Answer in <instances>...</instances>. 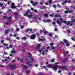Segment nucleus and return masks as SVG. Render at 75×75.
I'll use <instances>...</instances> for the list:
<instances>
[{
  "label": "nucleus",
  "instance_id": "1",
  "mask_svg": "<svg viewBox=\"0 0 75 75\" xmlns=\"http://www.w3.org/2000/svg\"><path fill=\"white\" fill-rule=\"evenodd\" d=\"M62 2H64L62 3V4L63 6H64V5L66 4V3H72V2L71 1H67V0L64 1V0H62Z\"/></svg>",
  "mask_w": 75,
  "mask_h": 75
},
{
  "label": "nucleus",
  "instance_id": "2",
  "mask_svg": "<svg viewBox=\"0 0 75 75\" xmlns=\"http://www.w3.org/2000/svg\"><path fill=\"white\" fill-rule=\"evenodd\" d=\"M26 64H29V63H31V61L29 59L30 58V57L28 56H26Z\"/></svg>",
  "mask_w": 75,
  "mask_h": 75
},
{
  "label": "nucleus",
  "instance_id": "3",
  "mask_svg": "<svg viewBox=\"0 0 75 75\" xmlns=\"http://www.w3.org/2000/svg\"><path fill=\"white\" fill-rule=\"evenodd\" d=\"M56 23L59 25H61V23H64V21L63 20H61L60 21L58 20H56Z\"/></svg>",
  "mask_w": 75,
  "mask_h": 75
},
{
  "label": "nucleus",
  "instance_id": "4",
  "mask_svg": "<svg viewBox=\"0 0 75 75\" xmlns=\"http://www.w3.org/2000/svg\"><path fill=\"white\" fill-rule=\"evenodd\" d=\"M28 13H31L32 12L30 11V10L28 9L27 10V11L26 12V13L23 14L24 16H27V15H28Z\"/></svg>",
  "mask_w": 75,
  "mask_h": 75
},
{
  "label": "nucleus",
  "instance_id": "5",
  "mask_svg": "<svg viewBox=\"0 0 75 75\" xmlns=\"http://www.w3.org/2000/svg\"><path fill=\"white\" fill-rule=\"evenodd\" d=\"M8 67H10L11 69H15V68H16V66L14 65L13 66L11 64H9L8 65Z\"/></svg>",
  "mask_w": 75,
  "mask_h": 75
},
{
  "label": "nucleus",
  "instance_id": "6",
  "mask_svg": "<svg viewBox=\"0 0 75 75\" xmlns=\"http://www.w3.org/2000/svg\"><path fill=\"white\" fill-rule=\"evenodd\" d=\"M36 37V35L35 34L32 35L30 36V38L31 40H35Z\"/></svg>",
  "mask_w": 75,
  "mask_h": 75
},
{
  "label": "nucleus",
  "instance_id": "7",
  "mask_svg": "<svg viewBox=\"0 0 75 75\" xmlns=\"http://www.w3.org/2000/svg\"><path fill=\"white\" fill-rule=\"evenodd\" d=\"M15 4L13 2L12 3V5L11 6V8L12 9H14V8H16V6L15 5Z\"/></svg>",
  "mask_w": 75,
  "mask_h": 75
},
{
  "label": "nucleus",
  "instance_id": "8",
  "mask_svg": "<svg viewBox=\"0 0 75 75\" xmlns=\"http://www.w3.org/2000/svg\"><path fill=\"white\" fill-rule=\"evenodd\" d=\"M22 67H23V68L24 69H28V68H29V67L27 66L26 65H25L23 64H21Z\"/></svg>",
  "mask_w": 75,
  "mask_h": 75
},
{
  "label": "nucleus",
  "instance_id": "9",
  "mask_svg": "<svg viewBox=\"0 0 75 75\" xmlns=\"http://www.w3.org/2000/svg\"><path fill=\"white\" fill-rule=\"evenodd\" d=\"M52 68L53 71H57V68H59V67L55 66L52 67Z\"/></svg>",
  "mask_w": 75,
  "mask_h": 75
},
{
  "label": "nucleus",
  "instance_id": "10",
  "mask_svg": "<svg viewBox=\"0 0 75 75\" xmlns=\"http://www.w3.org/2000/svg\"><path fill=\"white\" fill-rule=\"evenodd\" d=\"M10 30V29H7V30H5L4 31V33L5 34H8L9 33Z\"/></svg>",
  "mask_w": 75,
  "mask_h": 75
},
{
  "label": "nucleus",
  "instance_id": "11",
  "mask_svg": "<svg viewBox=\"0 0 75 75\" xmlns=\"http://www.w3.org/2000/svg\"><path fill=\"white\" fill-rule=\"evenodd\" d=\"M60 68L62 69H67V66H63L62 67H60Z\"/></svg>",
  "mask_w": 75,
  "mask_h": 75
},
{
  "label": "nucleus",
  "instance_id": "12",
  "mask_svg": "<svg viewBox=\"0 0 75 75\" xmlns=\"http://www.w3.org/2000/svg\"><path fill=\"white\" fill-rule=\"evenodd\" d=\"M39 40L41 42L42 41H46V40H45V39H44V38H43V39H42L41 38H39Z\"/></svg>",
  "mask_w": 75,
  "mask_h": 75
},
{
  "label": "nucleus",
  "instance_id": "13",
  "mask_svg": "<svg viewBox=\"0 0 75 75\" xmlns=\"http://www.w3.org/2000/svg\"><path fill=\"white\" fill-rule=\"evenodd\" d=\"M54 16L55 17H56V18H57L58 17H61V15H58L57 14H56L54 15Z\"/></svg>",
  "mask_w": 75,
  "mask_h": 75
},
{
  "label": "nucleus",
  "instance_id": "14",
  "mask_svg": "<svg viewBox=\"0 0 75 75\" xmlns=\"http://www.w3.org/2000/svg\"><path fill=\"white\" fill-rule=\"evenodd\" d=\"M7 20H11V19H12V16H10V17H7Z\"/></svg>",
  "mask_w": 75,
  "mask_h": 75
},
{
  "label": "nucleus",
  "instance_id": "15",
  "mask_svg": "<svg viewBox=\"0 0 75 75\" xmlns=\"http://www.w3.org/2000/svg\"><path fill=\"white\" fill-rule=\"evenodd\" d=\"M67 61V59L65 58L62 60V62H66Z\"/></svg>",
  "mask_w": 75,
  "mask_h": 75
},
{
  "label": "nucleus",
  "instance_id": "16",
  "mask_svg": "<svg viewBox=\"0 0 75 75\" xmlns=\"http://www.w3.org/2000/svg\"><path fill=\"white\" fill-rule=\"evenodd\" d=\"M5 24L6 25H10L11 24V23L9 22H7L5 23Z\"/></svg>",
  "mask_w": 75,
  "mask_h": 75
},
{
  "label": "nucleus",
  "instance_id": "17",
  "mask_svg": "<svg viewBox=\"0 0 75 75\" xmlns=\"http://www.w3.org/2000/svg\"><path fill=\"white\" fill-rule=\"evenodd\" d=\"M63 41L65 43H67L68 42V41H67V39H64L63 40Z\"/></svg>",
  "mask_w": 75,
  "mask_h": 75
},
{
  "label": "nucleus",
  "instance_id": "18",
  "mask_svg": "<svg viewBox=\"0 0 75 75\" xmlns=\"http://www.w3.org/2000/svg\"><path fill=\"white\" fill-rule=\"evenodd\" d=\"M33 16V15L32 14H30L28 15V18H31V17H32Z\"/></svg>",
  "mask_w": 75,
  "mask_h": 75
},
{
  "label": "nucleus",
  "instance_id": "19",
  "mask_svg": "<svg viewBox=\"0 0 75 75\" xmlns=\"http://www.w3.org/2000/svg\"><path fill=\"white\" fill-rule=\"evenodd\" d=\"M30 63H29L28 64H27V65H28V66H29V67H31L33 66V64H29Z\"/></svg>",
  "mask_w": 75,
  "mask_h": 75
},
{
  "label": "nucleus",
  "instance_id": "20",
  "mask_svg": "<svg viewBox=\"0 0 75 75\" xmlns=\"http://www.w3.org/2000/svg\"><path fill=\"white\" fill-rule=\"evenodd\" d=\"M26 39H27V38L25 37H24L21 38L22 40H24L25 41Z\"/></svg>",
  "mask_w": 75,
  "mask_h": 75
},
{
  "label": "nucleus",
  "instance_id": "21",
  "mask_svg": "<svg viewBox=\"0 0 75 75\" xmlns=\"http://www.w3.org/2000/svg\"><path fill=\"white\" fill-rule=\"evenodd\" d=\"M44 17H48V15L47 13H45L44 15Z\"/></svg>",
  "mask_w": 75,
  "mask_h": 75
},
{
  "label": "nucleus",
  "instance_id": "22",
  "mask_svg": "<svg viewBox=\"0 0 75 75\" xmlns=\"http://www.w3.org/2000/svg\"><path fill=\"white\" fill-rule=\"evenodd\" d=\"M7 61V59H5L4 60L2 59L1 60V62H6V61Z\"/></svg>",
  "mask_w": 75,
  "mask_h": 75
},
{
  "label": "nucleus",
  "instance_id": "23",
  "mask_svg": "<svg viewBox=\"0 0 75 75\" xmlns=\"http://www.w3.org/2000/svg\"><path fill=\"white\" fill-rule=\"evenodd\" d=\"M52 1H51V0H50L49 1V3L50 4H52Z\"/></svg>",
  "mask_w": 75,
  "mask_h": 75
},
{
  "label": "nucleus",
  "instance_id": "24",
  "mask_svg": "<svg viewBox=\"0 0 75 75\" xmlns=\"http://www.w3.org/2000/svg\"><path fill=\"white\" fill-rule=\"evenodd\" d=\"M27 45L25 43H24L23 44V47H27Z\"/></svg>",
  "mask_w": 75,
  "mask_h": 75
},
{
  "label": "nucleus",
  "instance_id": "25",
  "mask_svg": "<svg viewBox=\"0 0 75 75\" xmlns=\"http://www.w3.org/2000/svg\"><path fill=\"white\" fill-rule=\"evenodd\" d=\"M67 47H69L70 45V44L69 43H66V45Z\"/></svg>",
  "mask_w": 75,
  "mask_h": 75
},
{
  "label": "nucleus",
  "instance_id": "26",
  "mask_svg": "<svg viewBox=\"0 0 75 75\" xmlns=\"http://www.w3.org/2000/svg\"><path fill=\"white\" fill-rule=\"evenodd\" d=\"M11 54H13V53H16V51L15 50H13V51H12L11 52Z\"/></svg>",
  "mask_w": 75,
  "mask_h": 75
},
{
  "label": "nucleus",
  "instance_id": "27",
  "mask_svg": "<svg viewBox=\"0 0 75 75\" xmlns=\"http://www.w3.org/2000/svg\"><path fill=\"white\" fill-rule=\"evenodd\" d=\"M65 13L66 14H68V10H66L64 11Z\"/></svg>",
  "mask_w": 75,
  "mask_h": 75
},
{
  "label": "nucleus",
  "instance_id": "28",
  "mask_svg": "<svg viewBox=\"0 0 75 75\" xmlns=\"http://www.w3.org/2000/svg\"><path fill=\"white\" fill-rule=\"evenodd\" d=\"M54 61H55V59H52L51 60V62H54Z\"/></svg>",
  "mask_w": 75,
  "mask_h": 75
},
{
  "label": "nucleus",
  "instance_id": "29",
  "mask_svg": "<svg viewBox=\"0 0 75 75\" xmlns=\"http://www.w3.org/2000/svg\"><path fill=\"white\" fill-rule=\"evenodd\" d=\"M70 23H71L70 21H68L67 24V25H69L70 24Z\"/></svg>",
  "mask_w": 75,
  "mask_h": 75
},
{
  "label": "nucleus",
  "instance_id": "30",
  "mask_svg": "<svg viewBox=\"0 0 75 75\" xmlns=\"http://www.w3.org/2000/svg\"><path fill=\"white\" fill-rule=\"evenodd\" d=\"M71 39H72V40L73 41H75V38H71Z\"/></svg>",
  "mask_w": 75,
  "mask_h": 75
},
{
  "label": "nucleus",
  "instance_id": "31",
  "mask_svg": "<svg viewBox=\"0 0 75 75\" xmlns=\"http://www.w3.org/2000/svg\"><path fill=\"white\" fill-rule=\"evenodd\" d=\"M28 55H29L30 57H31V56H32V54L30 52L28 53Z\"/></svg>",
  "mask_w": 75,
  "mask_h": 75
},
{
  "label": "nucleus",
  "instance_id": "32",
  "mask_svg": "<svg viewBox=\"0 0 75 75\" xmlns=\"http://www.w3.org/2000/svg\"><path fill=\"white\" fill-rule=\"evenodd\" d=\"M50 46H53V45H54V43L52 42L51 43H50Z\"/></svg>",
  "mask_w": 75,
  "mask_h": 75
},
{
  "label": "nucleus",
  "instance_id": "33",
  "mask_svg": "<svg viewBox=\"0 0 75 75\" xmlns=\"http://www.w3.org/2000/svg\"><path fill=\"white\" fill-rule=\"evenodd\" d=\"M54 13H53L52 15L51 14H50V17H54Z\"/></svg>",
  "mask_w": 75,
  "mask_h": 75
},
{
  "label": "nucleus",
  "instance_id": "34",
  "mask_svg": "<svg viewBox=\"0 0 75 75\" xmlns=\"http://www.w3.org/2000/svg\"><path fill=\"white\" fill-rule=\"evenodd\" d=\"M9 47L11 48H13V45L11 44H10L9 46Z\"/></svg>",
  "mask_w": 75,
  "mask_h": 75
},
{
  "label": "nucleus",
  "instance_id": "35",
  "mask_svg": "<svg viewBox=\"0 0 75 75\" xmlns=\"http://www.w3.org/2000/svg\"><path fill=\"white\" fill-rule=\"evenodd\" d=\"M21 62V63H23V61H24V60H23V59H20Z\"/></svg>",
  "mask_w": 75,
  "mask_h": 75
},
{
  "label": "nucleus",
  "instance_id": "36",
  "mask_svg": "<svg viewBox=\"0 0 75 75\" xmlns=\"http://www.w3.org/2000/svg\"><path fill=\"white\" fill-rule=\"evenodd\" d=\"M60 43L61 44H62L63 45H65V43H64V42L62 41Z\"/></svg>",
  "mask_w": 75,
  "mask_h": 75
},
{
  "label": "nucleus",
  "instance_id": "37",
  "mask_svg": "<svg viewBox=\"0 0 75 75\" xmlns=\"http://www.w3.org/2000/svg\"><path fill=\"white\" fill-rule=\"evenodd\" d=\"M31 60L33 62H34L35 61V59L34 58H32Z\"/></svg>",
  "mask_w": 75,
  "mask_h": 75
},
{
  "label": "nucleus",
  "instance_id": "38",
  "mask_svg": "<svg viewBox=\"0 0 75 75\" xmlns=\"http://www.w3.org/2000/svg\"><path fill=\"white\" fill-rule=\"evenodd\" d=\"M63 54L64 55V57H66L67 56L66 53L65 52L63 53Z\"/></svg>",
  "mask_w": 75,
  "mask_h": 75
},
{
  "label": "nucleus",
  "instance_id": "39",
  "mask_svg": "<svg viewBox=\"0 0 75 75\" xmlns=\"http://www.w3.org/2000/svg\"><path fill=\"white\" fill-rule=\"evenodd\" d=\"M8 11L9 12H11L12 11V10L11 9H8Z\"/></svg>",
  "mask_w": 75,
  "mask_h": 75
},
{
  "label": "nucleus",
  "instance_id": "40",
  "mask_svg": "<svg viewBox=\"0 0 75 75\" xmlns=\"http://www.w3.org/2000/svg\"><path fill=\"white\" fill-rule=\"evenodd\" d=\"M57 6L59 7H61V6L60 5H59V4H57Z\"/></svg>",
  "mask_w": 75,
  "mask_h": 75
},
{
  "label": "nucleus",
  "instance_id": "41",
  "mask_svg": "<svg viewBox=\"0 0 75 75\" xmlns=\"http://www.w3.org/2000/svg\"><path fill=\"white\" fill-rule=\"evenodd\" d=\"M3 45H5V46H6V47L8 46V45L6 43H4Z\"/></svg>",
  "mask_w": 75,
  "mask_h": 75
},
{
  "label": "nucleus",
  "instance_id": "42",
  "mask_svg": "<svg viewBox=\"0 0 75 75\" xmlns=\"http://www.w3.org/2000/svg\"><path fill=\"white\" fill-rule=\"evenodd\" d=\"M53 7L54 8H56V5L53 4Z\"/></svg>",
  "mask_w": 75,
  "mask_h": 75
},
{
  "label": "nucleus",
  "instance_id": "43",
  "mask_svg": "<svg viewBox=\"0 0 75 75\" xmlns=\"http://www.w3.org/2000/svg\"><path fill=\"white\" fill-rule=\"evenodd\" d=\"M38 66H39V65H38V63L35 65V67H37Z\"/></svg>",
  "mask_w": 75,
  "mask_h": 75
},
{
  "label": "nucleus",
  "instance_id": "44",
  "mask_svg": "<svg viewBox=\"0 0 75 75\" xmlns=\"http://www.w3.org/2000/svg\"><path fill=\"white\" fill-rule=\"evenodd\" d=\"M14 14L15 16H18V13H17V12H15L14 13Z\"/></svg>",
  "mask_w": 75,
  "mask_h": 75
},
{
  "label": "nucleus",
  "instance_id": "45",
  "mask_svg": "<svg viewBox=\"0 0 75 75\" xmlns=\"http://www.w3.org/2000/svg\"><path fill=\"white\" fill-rule=\"evenodd\" d=\"M55 31H58V29L57 28H55L54 29Z\"/></svg>",
  "mask_w": 75,
  "mask_h": 75
},
{
  "label": "nucleus",
  "instance_id": "46",
  "mask_svg": "<svg viewBox=\"0 0 75 75\" xmlns=\"http://www.w3.org/2000/svg\"><path fill=\"white\" fill-rule=\"evenodd\" d=\"M44 33L45 34H47V33H48V31H45L44 32Z\"/></svg>",
  "mask_w": 75,
  "mask_h": 75
},
{
  "label": "nucleus",
  "instance_id": "47",
  "mask_svg": "<svg viewBox=\"0 0 75 75\" xmlns=\"http://www.w3.org/2000/svg\"><path fill=\"white\" fill-rule=\"evenodd\" d=\"M52 35L51 33H50L49 34V37H51V36Z\"/></svg>",
  "mask_w": 75,
  "mask_h": 75
},
{
  "label": "nucleus",
  "instance_id": "48",
  "mask_svg": "<svg viewBox=\"0 0 75 75\" xmlns=\"http://www.w3.org/2000/svg\"><path fill=\"white\" fill-rule=\"evenodd\" d=\"M51 50H53V49H55V47L54 46H52L51 47Z\"/></svg>",
  "mask_w": 75,
  "mask_h": 75
},
{
  "label": "nucleus",
  "instance_id": "49",
  "mask_svg": "<svg viewBox=\"0 0 75 75\" xmlns=\"http://www.w3.org/2000/svg\"><path fill=\"white\" fill-rule=\"evenodd\" d=\"M71 69H75V67L72 66L71 67Z\"/></svg>",
  "mask_w": 75,
  "mask_h": 75
},
{
  "label": "nucleus",
  "instance_id": "50",
  "mask_svg": "<svg viewBox=\"0 0 75 75\" xmlns=\"http://www.w3.org/2000/svg\"><path fill=\"white\" fill-rule=\"evenodd\" d=\"M6 40H7V41H10V39L8 38H6Z\"/></svg>",
  "mask_w": 75,
  "mask_h": 75
},
{
  "label": "nucleus",
  "instance_id": "51",
  "mask_svg": "<svg viewBox=\"0 0 75 75\" xmlns=\"http://www.w3.org/2000/svg\"><path fill=\"white\" fill-rule=\"evenodd\" d=\"M29 31L30 32H32V31H33V29H29Z\"/></svg>",
  "mask_w": 75,
  "mask_h": 75
},
{
  "label": "nucleus",
  "instance_id": "52",
  "mask_svg": "<svg viewBox=\"0 0 75 75\" xmlns=\"http://www.w3.org/2000/svg\"><path fill=\"white\" fill-rule=\"evenodd\" d=\"M26 74H29L30 71H26Z\"/></svg>",
  "mask_w": 75,
  "mask_h": 75
},
{
  "label": "nucleus",
  "instance_id": "53",
  "mask_svg": "<svg viewBox=\"0 0 75 75\" xmlns=\"http://www.w3.org/2000/svg\"><path fill=\"white\" fill-rule=\"evenodd\" d=\"M47 22L49 23V22H50V20L49 19H47Z\"/></svg>",
  "mask_w": 75,
  "mask_h": 75
},
{
  "label": "nucleus",
  "instance_id": "54",
  "mask_svg": "<svg viewBox=\"0 0 75 75\" xmlns=\"http://www.w3.org/2000/svg\"><path fill=\"white\" fill-rule=\"evenodd\" d=\"M36 48H37V49H38V50H40V47L38 46H36Z\"/></svg>",
  "mask_w": 75,
  "mask_h": 75
},
{
  "label": "nucleus",
  "instance_id": "55",
  "mask_svg": "<svg viewBox=\"0 0 75 75\" xmlns=\"http://www.w3.org/2000/svg\"><path fill=\"white\" fill-rule=\"evenodd\" d=\"M0 5H1V7H3V4H1V3L0 2Z\"/></svg>",
  "mask_w": 75,
  "mask_h": 75
},
{
  "label": "nucleus",
  "instance_id": "56",
  "mask_svg": "<svg viewBox=\"0 0 75 75\" xmlns=\"http://www.w3.org/2000/svg\"><path fill=\"white\" fill-rule=\"evenodd\" d=\"M68 33H71V30H68Z\"/></svg>",
  "mask_w": 75,
  "mask_h": 75
},
{
  "label": "nucleus",
  "instance_id": "57",
  "mask_svg": "<svg viewBox=\"0 0 75 75\" xmlns=\"http://www.w3.org/2000/svg\"><path fill=\"white\" fill-rule=\"evenodd\" d=\"M58 73H61V72H62V71H61V70H59L58 71Z\"/></svg>",
  "mask_w": 75,
  "mask_h": 75
},
{
  "label": "nucleus",
  "instance_id": "58",
  "mask_svg": "<svg viewBox=\"0 0 75 75\" xmlns=\"http://www.w3.org/2000/svg\"><path fill=\"white\" fill-rule=\"evenodd\" d=\"M3 18H7V16H4L3 17Z\"/></svg>",
  "mask_w": 75,
  "mask_h": 75
},
{
  "label": "nucleus",
  "instance_id": "59",
  "mask_svg": "<svg viewBox=\"0 0 75 75\" xmlns=\"http://www.w3.org/2000/svg\"><path fill=\"white\" fill-rule=\"evenodd\" d=\"M39 74L40 75H42V72H40L39 73Z\"/></svg>",
  "mask_w": 75,
  "mask_h": 75
},
{
  "label": "nucleus",
  "instance_id": "60",
  "mask_svg": "<svg viewBox=\"0 0 75 75\" xmlns=\"http://www.w3.org/2000/svg\"><path fill=\"white\" fill-rule=\"evenodd\" d=\"M45 4L47 6H48V3L46 2L45 3Z\"/></svg>",
  "mask_w": 75,
  "mask_h": 75
},
{
  "label": "nucleus",
  "instance_id": "61",
  "mask_svg": "<svg viewBox=\"0 0 75 75\" xmlns=\"http://www.w3.org/2000/svg\"><path fill=\"white\" fill-rule=\"evenodd\" d=\"M7 54V53L6 52H4V55H6Z\"/></svg>",
  "mask_w": 75,
  "mask_h": 75
},
{
  "label": "nucleus",
  "instance_id": "62",
  "mask_svg": "<svg viewBox=\"0 0 75 75\" xmlns=\"http://www.w3.org/2000/svg\"><path fill=\"white\" fill-rule=\"evenodd\" d=\"M16 39L17 40H20V37H18V36L16 37Z\"/></svg>",
  "mask_w": 75,
  "mask_h": 75
},
{
  "label": "nucleus",
  "instance_id": "63",
  "mask_svg": "<svg viewBox=\"0 0 75 75\" xmlns=\"http://www.w3.org/2000/svg\"><path fill=\"white\" fill-rule=\"evenodd\" d=\"M68 13H69L70 14L71 13V11H70V10H68Z\"/></svg>",
  "mask_w": 75,
  "mask_h": 75
},
{
  "label": "nucleus",
  "instance_id": "64",
  "mask_svg": "<svg viewBox=\"0 0 75 75\" xmlns=\"http://www.w3.org/2000/svg\"><path fill=\"white\" fill-rule=\"evenodd\" d=\"M38 46L39 47H41V44H38Z\"/></svg>",
  "mask_w": 75,
  "mask_h": 75
}]
</instances>
